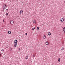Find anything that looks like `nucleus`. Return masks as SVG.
<instances>
[{"label": "nucleus", "mask_w": 65, "mask_h": 65, "mask_svg": "<svg viewBox=\"0 0 65 65\" xmlns=\"http://www.w3.org/2000/svg\"><path fill=\"white\" fill-rule=\"evenodd\" d=\"M4 5H5L3 6V7H4L3 9V11H4V10L5 9H6V8L7 7V6H6V4H4Z\"/></svg>", "instance_id": "f257e3e1"}, {"label": "nucleus", "mask_w": 65, "mask_h": 65, "mask_svg": "<svg viewBox=\"0 0 65 65\" xmlns=\"http://www.w3.org/2000/svg\"><path fill=\"white\" fill-rule=\"evenodd\" d=\"M14 23V21H11L10 22L11 24V25H13Z\"/></svg>", "instance_id": "f03ea898"}, {"label": "nucleus", "mask_w": 65, "mask_h": 65, "mask_svg": "<svg viewBox=\"0 0 65 65\" xmlns=\"http://www.w3.org/2000/svg\"><path fill=\"white\" fill-rule=\"evenodd\" d=\"M46 44L47 45H48L49 44V43H48V41H47L46 42Z\"/></svg>", "instance_id": "7ed1b4c3"}, {"label": "nucleus", "mask_w": 65, "mask_h": 65, "mask_svg": "<svg viewBox=\"0 0 65 65\" xmlns=\"http://www.w3.org/2000/svg\"><path fill=\"white\" fill-rule=\"evenodd\" d=\"M64 19L63 18H61V19H60V21H61V22H63L64 21Z\"/></svg>", "instance_id": "20e7f679"}, {"label": "nucleus", "mask_w": 65, "mask_h": 65, "mask_svg": "<svg viewBox=\"0 0 65 65\" xmlns=\"http://www.w3.org/2000/svg\"><path fill=\"white\" fill-rule=\"evenodd\" d=\"M33 23L34 24H36V20H35L34 21Z\"/></svg>", "instance_id": "39448f33"}, {"label": "nucleus", "mask_w": 65, "mask_h": 65, "mask_svg": "<svg viewBox=\"0 0 65 65\" xmlns=\"http://www.w3.org/2000/svg\"><path fill=\"white\" fill-rule=\"evenodd\" d=\"M20 14L23 13V10H21L20 11Z\"/></svg>", "instance_id": "423d86ee"}, {"label": "nucleus", "mask_w": 65, "mask_h": 65, "mask_svg": "<svg viewBox=\"0 0 65 65\" xmlns=\"http://www.w3.org/2000/svg\"><path fill=\"white\" fill-rule=\"evenodd\" d=\"M43 38L44 39H45V38H46V36L45 35H44L43 36Z\"/></svg>", "instance_id": "0eeeda50"}, {"label": "nucleus", "mask_w": 65, "mask_h": 65, "mask_svg": "<svg viewBox=\"0 0 65 65\" xmlns=\"http://www.w3.org/2000/svg\"><path fill=\"white\" fill-rule=\"evenodd\" d=\"M18 42V40H15V41L14 42V43H15V42H16V43H17V42Z\"/></svg>", "instance_id": "6e6552de"}, {"label": "nucleus", "mask_w": 65, "mask_h": 65, "mask_svg": "<svg viewBox=\"0 0 65 65\" xmlns=\"http://www.w3.org/2000/svg\"><path fill=\"white\" fill-rule=\"evenodd\" d=\"M28 56H26L25 57V59L26 60H27V59H28Z\"/></svg>", "instance_id": "1a4fd4ad"}, {"label": "nucleus", "mask_w": 65, "mask_h": 65, "mask_svg": "<svg viewBox=\"0 0 65 65\" xmlns=\"http://www.w3.org/2000/svg\"><path fill=\"white\" fill-rule=\"evenodd\" d=\"M8 33L9 34H11V31H9L8 32Z\"/></svg>", "instance_id": "9d476101"}, {"label": "nucleus", "mask_w": 65, "mask_h": 65, "mask_svg": "<svg viewBox=\"0 0 65 65\" xmlns=\"http://www.w3.org/2000/svg\"><path fill=\"white\" fill-rule=\"evenodd\" d=\"M51 34L50 32H48V35H51Z\"/></svg>", "instance_id": "9b49d317"}, {"label": "nucleus", "mask_w": 65, "mask_h": 65, "mask_svg": "<svg viewBox=\"0 0 65 65\" xmlns=\"http://www.w3.org/2000/svg\"><path fill=\"white\" fill-rule=\"evenodd\" d=\"M14 43L15 44V45H17V42H15Z\"/></svg>", "instance_id": "f8f14e48"}, {"label": "nucleus", "mask_w": 65, "mask_h": 65, "mask_svg": "<svg viewBox=\"0 0 65 65\" xmlns=\"http://www.w3.org/2000/svg\"><path fill=\"white\" fill-rule=\"evenodd\" d=\"M10 51H12V48H11V47L10 48Z\"/></svg>", "instance_id": "ddd939ff"}, {"label": "nucleus", "mask_w": 65, "mask_h": 65, "mask_svg": "<svg viewBox=\"0 0 65 65\" xmlns=\"http://www.w3.org/2000/svg\"><path fill=\"white\" fill-rule=\"evenodd\" d=\"M58 62H60V58H59L58 59Z\"/></svg>", "instance_id": "4468645a"}, {"label": "nucleus", "mask_w": 65, "mask_h": 65, "mask_svg": "<svg viewBox=\"0 0 65 65\" xmlns=\"http://www.w3.org/2000/svg\"><path fill=\"white\" fill-rule=\"evenodd\" d=\"M14 47H17V45H14Z\"/></svg>", "instance_id": "2eb2a0df"}, {"label": "nucleus", "mask_w": 65, "mask_h": 65, "mask_svg": "<svg viewBox=\"0 0 65 65\" xmlns=\"http://www.w3.org/2000/svg\"><path fill=\"white\" fill-rule=\"evenodd\" d=\"M63 31H64V32L65 31V27L63 28Z\"/></svg>", "instance_id": "dca6fc26"}, {"label": "nucleus", "mask_w": 65, "mask_h": 65, "mask_svg": "<svg viewBox=\"0 0 65 65\" xmlns=\"http://www.w3.org/2000/svg\"><path fill=\"white\" fill-rule=\"evenodd\" d=\"M35 27L33 28H32V30H34V29H35Z\"/></svg>", "instance_id": "f3484780"}, {"label": "nucleus", "mask_w": 65, "mask_h": 65, "mask_svg": "<svg viewBox=\"0 0 65 65\" xmlns=\"http://www.w3.org/2000/svg\"><path fill=\"white\" fill-rule=\"evenodd\" d=\"M8 13H6V15H8Z\"/></svg>", "instance_id": "a211bd4d"}, {"label": "nucleus", "mask_w": 65, "mask_h": 65, "mask_svg": "<svg viewBox=\"0 0 65 65\" xmlns=\"http://www.w3.org/2000/svg\"><path fill=\"white\" fill-rule=\"evenodd\" d=\"M33 57H35V56L34 54L33 55Z\"/></svg>", "instance_id": "6ab92c4d"}, {"label": "nucleus", "mask_w": 65, "mask_h": 65, "mask_svg": "<svg viewBox=\"0 0 65 65\" xmlns=\"http://www.w3.org/2000/svg\"><path fill=\"white\" fill-rule=\"evenodd\" d=\"M37 30H39V27H37Z\"/></svg>", "instance_id": "aec40b11"}, {"label": "nucleus", "mask_w": 65, "mask_h": 65, "mask_svg": "<svg viewBox=\"0 0 65 65\" xmlns=\"http://www.w3.org/2000/svg\"><path fill=\"white\" fill-rule=\"evenodd\" d=\"M61 50H64V48H62V49H61Z\"/></svg>", "instance_id": "412c9836"}, {"label": "nucleus", "mask_w": 65, "mask_h": 65, "mask_svg": "<svg viewBox=\"0 0 65 65\" xmlns=\"http://www.w3.org/2000/svg\"><path fill=\"white\" fill-rule=\"evenodd\" d=\"M2 52H4V50L3 49L2 50Z\"/></svg>", "instance_id": "4be33fe9"}, {"label": "nucleus", "mask_w": 65, "mask_h": 65, "mask_svg": "<svg viewBox=\"0 0 65 65\" xmlns=\"http://www.w3.org/2000/svg\"><path fill=\"white\" fill-rule=\"evenodd\" d=\"M25 35H27V33H25Z\"/></svg>", "instance_id": "5701e85b"}, {"label": "nucleus", "mask_w": 65, "mask_h": 65, "mask_svg": "<svg viewBox=\"0 0 65 65\" xmlns=\"http://www.w3.org/2000/svg\"><path fill=\"white\" fill-rule=\"evenodd\" d=\"M4 0V2H5V1H6V0Z\"/></svg>", "instance_id": "b1692460"}, {"label": "nucleus", "mask_w": 65, "mask_h": 65, "mask_svg": "<svg viewBox=\"0 0 65 65\" xmlns=\"http://www.w3.org/2000/svg\"><path fill=\"white\" fill-rule=\"evenodd\" d=\"M6 10H7V11L8 10V9H6Z\"/></svg>", "instance_id": "393cba45"}, {"label": "nucleus", "mask_w": 65, "mask_h": 65, "mask_svg": "<svg viewBox=\"0 0 65 65\" xmlns=\"http://www.w3.org/2000/svg\"><path fill=\"white\" fill-rule=\"evenodd\" d=\"M20 48L19 49V51H20Z\"/></svg>", "instance_id": "a878e982"}, {"label": "nucleus", "mask_w": 65, "mask_h": 65, "mask_svg": "<svg viewBox=\"0 0 65 65\" xmlns=\"http://www.w3.org/2000/svg\"><path fill=\"white\" fill-rule=\"evenodd\" d=\"M42 1H44V0H42Z\"/></svg>", "instance_id": "bb28decb"}, {"label": "nucleus", "mask_w": 65, "mask_h": 65, "mask_svg": "<svg viewBox=\"0 0 65 65\" xmlns=\"http://www.w3.org/2000/svg\"><path fill=\"white\" fill-rule=\"evenodd\" d=\"M3 22H4V20H3Z\"/></svg>", "instance_id": "cd10ccee"}, {"label": "nucleus", "mask_w": 65, "mask_h": 65, "mask_svg": "<svg viewBox=\"0 0 65 65\" xmlns=\"http://www.w3.org/2000/svg\"><path fill=\"white\" fill-rule=\"evenodd\" d=\"M64 33H65V31H64Z\"/></svg>", "instance_id": "c85d7f7f"}, {"label": "nucleus", "mask_w": 65, "mask_h": 65, "mask_svg": "<svg viewBox=\"0 0 65 65\" xmlns=\"http://www.w3.org/2000/svg\"><path fill=\"white\" fill-rule=\"evenodd\" d=\"M64 2V3H65V1Z\"/></svg>", "instance_id": "c756f323"}, {"label": "nucleus", "mask_w": 65, "mask_h": 65, "mask_svg": "<svg viewBox=\"0 0 65 65\" xmlns=\"http://www.w3.org/2000/svg\"><path fill=\"white\" fill-rule=\"evenodd\" d=\"M0 55H1V54H0Z\"/></svg>", "instance_id": "7c9ffc66"}]
</instances>
